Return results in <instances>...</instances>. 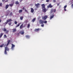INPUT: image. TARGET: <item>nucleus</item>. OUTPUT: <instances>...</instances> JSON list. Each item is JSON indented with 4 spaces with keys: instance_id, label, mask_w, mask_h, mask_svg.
<instances>
[{
    "instance_id": "nucleus-32",
    "label": "nucleus",
    "mask_w": 73,
    "mask_h": 73,
    "mask_svg": "<svg viewBox=\"0 0 73 73\" xmlns=\"http://www.w3.org/2000/svg\"><path fill=\"white\" fill-rule=\"evenodd\" d=\"M7 36L6 35H4V38H7Z\"/></svg>"
},
{
    "instance_id": "nucleus-22",
    "label": "nucleus",
    "mask_w": 73,
    "mask_h": 73,
    "mask_svg": "<svg viewBox=\"0 0 73 73\" xmlns=\"http://www.w3.org/2000/svg\"><path fill=\"white\" fill-rule=\"evenodd\" d=\"M23 12V10H19V13H21Z\"/></svg>"
},
{
    "instance_id": "nucleus-29",
    "label": "nucleus",
    "mask_w": 73,
    "mask_h": 73,
    "mask_svg": "<svg viewBox=\"0 0 73 73\" xmlns=\"http://www.w3.org/2000/svg\"><path fill=\"white\" fill-rule=\"evenodd\" d=\"M3 45H4V44H3L2 45H0V47H1V48H2V47H3Z\"/></svg>"
},
{
    "instance_id": "nucleus-16",
    "label": "nucleus",
    "mask_w": 73,
    "mask_h": 73,
    "mask_svg": "<svg viewBox=\"0 0 73 73\" xmlns=\"http://www.w3.org/2000/svg\"><path fill=\"white\" fill-rule=\"evenodd\" d=\"M7 50V51H8L9 50V48H8V47H5V50Z\"/></svg>"
},
{
    "instance_id": "nucleus-17",
    "label": "nucleus",
    "mask_w": 73,
    "mask_h": 73,
    "mask_svg": "<svg viewBox=\"0 0 73 73\" xmlns=\"http://www.w3.org/2000/svg\"><path fill=\"white\" fill-rule=\"evenodd\" d=\"M9 7V5H6L5 6V9H7Z\"/></svg>"
},
{
    "instance_id": "nucleus-7",
    "label": "nucleus",
    "mask_w": 73,
    "mask_h": 73,
    "mask_svg": "<svg viewBox=\"0 0 73 73\" xmlns=\"http://www.w3.org/2000/svg\"><path fill=\"white\" fill-rule=\"evenodd\" d=\"M35 5L37 8H38L40 6V4L38 3L37 4H35Z\"/></svg>"
},
{
    "instance_id": "nucleus-10",
    "label": "nucleus",
    "mask_w": 73,
    "mask_h": 73,
    "mask_svg": "<svg viewBox=\"0 0 73 73\" xmlns=\"http://www.w3.org/2000/svg\"><path fill=\"white\" fill-rule=\"evenodd\" d=\"M12 47H11V49H12V50H13L14 48V47H15V45L13 44H12Z\"/></svg>"
},
{
    "instance_id": "nucleus-27",
    "label": "nucleus",
    "mask_w": 73,
    "mask_h": 73,
    "mask_svg": "<svg viewBox=\"0 0 73 73\" xmlns=\"http://www.w3.org/2000/svg\"><path fill=\"white\" fill-rule=\"evenodd\" d=\"M9 5L10 7H12L13 5V4H9Z\"/></svg>"
},
{
    "instance_id": "nucleus-40",
    "label": "nucleus",
    "mask_w": 73,
    "mask_h": 73,
    "mask_svg": "<svg viewBox=\"0 0 73 73\" xmlns=\"http://www.w3.org/2000/svg\"><path fill=\"white\" fill-rule=\"evenodd\" d=\"M25 12H28V11H27V10H26V9H25Z\"/></svg>"
},
{
    "instance_id": "nucleus-39",
    "label": "nucleus",
    "mask_w": 73,
    "mask_h": 73,
    "mask_svg": "<svg viewBox=\"0 0 73 73\" xmlns=\"http://www.w3.org/2000/svg\"><path fill=\"white\" fill-rule=\"evenodd\" d=\"M46 2H49V0H46Z\"/></svg>"
},
{
    "instance_id": "nucleus-41",
    "label": "nucleus",
    "mask_w": 73,
    "mask_h": 73,
    "mask_svg": "<svg viewBox=\"0 0 73 73\" xmlns=\"http://www.w3.org/2000/svg\"><path fill=\"white\" fill-rule=\"evenodd\" d=\"M53 2H54V3H55V2H56V0H53Z\"/></svg>"
},
{
    "instance_id": "nucleus-6",
    "label": "nucleus",
    "mask_w": 73,
    "mask_h": 73,
    "mask_svg": "<svg viewBox=\"0 0 73 73\" xmlns=\"http://www.w3.org/2000/svg\"><path fill=\"white\" fill-rule=\"evenodd\" d=\"M10 13V11L9 10H8L6 11V16H8V15H9V13Z\"/></svg>"
},
{
    "instance_id": "nucleus-21",
    "label": "nucleus",
    "mask_w": 73,
    "mask_h": 73,
    "mask_svg": "<svg viewBox=\"0 0 73 73\" xmlns=\"http://www.w3.org/2000/svg\"><path fill=\"white\" fill-rule=\"evenodd\" d=\"M3 31H4V32H5V31H7V29L5 28H4L3 29Z\"/></svg>"
},
{
    "instance_id": "nucleus-50",
    "label": "nucleus",
    "mask_w": 73,
    "mask_h": 73,
    "mask_svg": "<svg viewBox=\"0 0 73 73\" xmlns=\"http://www.w3.org/2000/svg\"><path fill=\"white\" fill-rule=\"evenodd\" d=\"M1 20H0V23L1 22Z\"/></svg>"
},
{
    "instance_id": "nucleus-20",
    "label": "nucleus",
    "mask_w": 73,
    "mask_h": 73,
    "mask_svg": "<svg viewBox=\"0 0 73 73\" xmlns=\"http://www.w3.org/2000/svg\"><path fill=\"white\" fill-rule=\"evenodd\" d=\"M23 17L22 16V17H20V19L21 20H23Z\"/></svg>"
},
{
    "instance_id": "nucleus-37",
    "label": "nucleus",
    "mask_w": 73,
    "mask_h": 73,
    "mask_svg": "<svg viewBox=\"0 0 73 73\" xmlns=\"http://www.w3.org/2000/svg\"><path fill=\"white\" fill-rule=\"evenodd\" d=\"M6 33H8V30H6Z\"/></svg>"
},
{
    "instance_id": "nucleus-24",
    "label": "nucleus",
    "mask_w": 73,
    "mask_h": 73,
    "mask_svg": "<svg viewBox=\"0 0 73 73\" xmlns=\"http://www.w3.org/2000/svg\"><path fill=\"white\" fill-rule=\"evenodd\" d=\"M26 37L27 38H29L30 37V36L29 35H26Z\"/></svg>"
},
{
    "instance_id": "nucleus-44",
    "label": "nucleus",
    "mask_w": 73,
    "mask_h": 73,
    "mask_svg": "<svg viewBox=\"0 0 73 73\" xmlns=\"http://www.w3.org/2000/svg\"><path fill=\"white\" fill-rule=\"evenodd\" d=\"M23 10H24V9H25V7H23Z\"/></svg>"
},
{
    "instance_id": "nucleus-8",
    "label": "nucleus",
    "mask_w": 73,
    "mask_h": 73,
    "mask_svg": "<svg viewBox=\"0 0 73 73\" xmlns=\"http://www.w3.org/2000/svg\"><path fill=\"white\" fill-rule=\"evenodd\" d=\"M47 7L48 8H52V7H53V6L51 5V4H50L49 5L47 6Z\"/></svg>"
},
{
    "instance_id": "nucleus-31",
    "label": "nucleus",
    "mask_w": 73,
    "mask_h": 73,
    "mask_svg": "<svg viewBox=\"0 0 73 73\" xmlns=\"http://www.w3.org/2000/svg\"><path fill=\"white\" fill-rule=\"evenodd\" d=\"M30 27V24H29L28 25L27 27L28 28H29Z\"/></svg>"
},
{
    "instance_id": "nucleus-1",
    "label": "nucleus",
    "mask_w": 73,
    "mask_h": 73,
    "mask_svg": "<svg viewBox=\"0 0 73 73\" xmlns=\"http://www.w3.org/2000/svg\"><path fill=\"white\" fill-rule=\"evenodd\" d=\"M41 5L42 7V11L44 12H46V11H47V10L45 8V4H42Z\"/></svg>"
},
{
    "instance_id": "nucleus-45",
    "label": "nucleus",
    "mask_w": 73,
    "mask_h": 73,
    "mask_svg": "<svg viewBox=\"0 0 73 73\" xmlns=\"http://www.w3.org/2000/svg\"><path fill=\"white\" fill-rule=\"evenodd\" d=\"M57 6H58V5H60V3H58L57 4Z\"/></svg>"
},
{
    "instance_id": "nucleus-34",
    "label": "nucleus",
    "mask_w": 73,
    "mask_h": 73,
    "mask_svg": "<svg viewBox=\"0 0 73 73\" xmlns=\"http://www.w3.org/2000/svg\"><path fill=\"white\" fill-rule=\"evenodd\" d=\"M12 13L11 12L9 14V15L10 16H12Z\"/></svg>"
},
{
    "instance_id": "nucleus-46",
    "label": "nucleus",
    "mask_w": 73,
    "mask_h": 73,
    "mask_svg": "<svg viewBox=\"0 0 73 73\" xmlns=\"http://www.w3.org/2000/svg\"><path fill=\"white\" fill-rule=\"evenodd\" d=\"M5 1V0H2V1L3 2H4V1Z\"/></svg>"
},
{
    "instance_id": "nucleus-28",
    "label": "nucleus",
    "mask_w": 73,
    "mask_h": 73,
    "mask_svg": "<svg viewBox=\"0 0 73 73\" xmlns=\"http://www.w3.org/2000/svg\"><path fill=\"white\" fill-rule=\"evenodd\" d=\"M20 24H21V23H19V24L16 26V27H19V26H20Z\"/></svg>"
},
{
    "instance_id": "nucleus-49",
    "label": "nucleus",
    "mask_w": 73,
    "mask_h": 73,
    "mask_svg": "<svg viewBox=\"0 0 73 73\" xmlns=\"http://www.w3.org/2000/svg\"><path fill=\"white\" fill-rule=\"evenodd\" d=\"M71 6H72V7H73V4Z\"/></svg>"
},
{
    "instance_id": "nucleus-25",
    "label": "nucleus",
    "mask_w": 73,
    "mask_h": 73,
    "mask_svg": "<svg viewBox=\"0 0 73 73\" xmlns=\"http://www.w3.org/2000/svg\"><path fill=\"white\" fill-rule=\"evenodd\" d=\"M35 20H36V18H34L32 20V21L33 22H35Z\"/></svg>"
},
{
    "instance_id": "nucleus-52",
    "label": "nucleus",
    "mask_w": 73,
    "mask_h": 73,
    "mask_svg": "<svg viewBox=\"0 0 73 73\" xmlns=\"http://www.w3.org/2000/svg\"><path fill=\"white\" fill-rule=\"evenodd\" d=\"M72 1H73V0H72Z\"/></svg>"
},
{
    "instance_id": "nucleus-2",
    "label": "nucleus",
    "mask_w": 73,
    "mask_h": 73,
    "mask_svg": "<svg viewBox=\"0 0 73 73\" xmlns=\"http://www.w3.org/2000/svg\"><path fill=\"white\" fill-rule=\"evenodd\" d=\"M12 21V20L11 19H8L7 20L6 22L4 23V24H7V23H8L9 22H11V21Z\"/></svg>"
},
{
    "instance_id": "nucleus-9",
    "label": "nucleus",
    "mask_w": 73,
    "mask_h": 73,
    "mask_svg": "<svg viewBox=\"0 0 73 73\" xmlns=\"http://www.w3.org/2000/svg\"><path fill=\"white\" fill-rule=\"evenodd\" d=\"M54 14L53 13V14L52 15V16H50V20H52V19H53V17H54Z\"/></svg>"
},
{
    "instance_id": "nucleus-23",
    "label": "nucleus",
    "mask_w": 73,
    "mask_h": 73,
    "mask_svg": "<svg viewBox=\"0 0 73 73\" xmlns=\"http://www.w3.org/2000/svg\"><path fill=\"white\" fill-rule=\"evenodd\" d=\"M15 4L17 5V4H19V3L18 2V1H17L15 2Z\"/></svg>"
},
{
    "instance_id": "nucleus-38",
    "label": "nucleus",
    "mask_w": 73,
    "mask_h": 73,
    "mask_svg": "<svg viewBox=\"0 0 73 73\" xmlns=\"http://www.w3.org/2000/svg\"><path fill=\"white\" fill-rule=\"evenodd\" d=\"M44 24H43L41 25V26L42 27H44Z\"/></svg>"
},
{
    "instance_id": "nucleus-11",
    "label": "nucleus",
    "mask_w": 73,
    "mask_h": 73,
    "mask_svg": "<svg viewBox=\"0 0 73 73\" xmlns=\"http://www.w3.org/2000/svg\"><path fill=\"white\" fill-rule=\"evenodd\" d=\"M34 10L33 9V8H31V13H33L34 12Z\"/></svg>"
},
{
    "instance_id": "nucleus-18",
    "label": "nucleus",
    "mask_w": 73,
    "mask_h": 73,
    "mask_svg": "<svg viewBox=\"0 0 73 73\" xmlns=\"http://www.w3.org/2000/svg\"><path fill=\"white\" fill-rule=\"evenodd\" d=\"M12 31L13 32H16V29H12Z\"/></svg>"
},
{
    "instance_id": "nucleus-48",
    "label": "nucleus",
    "mask_w": 73,
    "mask_h": 73,
    "mask_svg": "<svg viewBox=\"0 0 73 73\" xmlns=\"http://www.w3.org/2000/svg\"><path fill=\"white\" fill-rule=\"evenodd\" d=\"M64 10L65 11H66V9H64Z\"/></svg>"
},
{
    "instance_id": "nucleus-4",
    "label": "nucleus",
    "mask_w": 73,
    "mask_h": 73,
    "mask_svg": "<svg viewBox=\"0 0 73 73\" xmlns=\"http://www.w3.org/2000/svg\"><path fill=\"white\" fill-rule=\"evenodd\" d=\"M47 18H48V16L46 15L44 17H42V19H43L44 20H46Z\"/></svg>"
},
{
    "instance_id": "nucleus-42",
    "label": "nucleus",
    "mask_w": 73,
    "mask_h": 73,
    "mask_svg": "<svg viewBox=\"0 0 73 73\" xmlns=\"http://www.w3.org/2000/svg\"><path fill=\"white\" fill-rule=\"evenodd\" d=\"M20 34V33H17V36H19V35Z\"/></svg>"
},
{
    "instance_id": "nucleus-13",
    "label": "nucleus",
    "mask_w": 73,
    "mask_h": 73,
    "mask_svg": "<svg viewBox=\"0 0 73 73\" xmlns=\"http://www.w3.org/2000/svg\"><path fill=\"white\" fill-rule=\"evenodd\" d=\"M23 28V24H22L20 27V29H22Z\"/></svg>"
},
{
    "instance_id": "nucleus-51",
    "label": "nucleus",
    "mask_w": 73,
    "mask_h": 73,
    "mask_svg": "<svg viewBox=\"0 0 73 73\" xmlns=\"http://www.w3.org/2000/svg\"><path fill=\"white\" fill-rule=\"evenodd\" d=\"M42 1H43V0H42Z\"/></svg>"
},
{
    "instance_id": "nucleus-14",
    "label": "nucleus",
    "mask_w": 73,
    "mask_h": 73,
    "mask_svg": "<svg viewBox=\"0 0 73 73\" xmlns=\"http://www.w3.org/2000/svg\"><path fill=\"white\" fill-rule=\"evenodd\" d=\"M20 33L21 34V35H23L24 34V31H21L20 32Z\"/></svg>"
},
{
    "instance_id": "nucleus-3",
    "label": "nucleus",
    "mask_w": 73,
    "mask_h": 73,
    "mask_svg": "<svg viewBox=\"0 0 73 73\" xmlns=\"http://www.w3.org/2000/svg\"><path fill=\"white\" fill-rule=\"evenodd\" d=\"M56 9H52L51 10V11H50V13H53V12H56Z\"/></svg>"
},
{
    "instance_id": "nucleus-30",
    "label": "nucleus",
    "mask_w": 73,
    "mask_h": 73,
    "mask_svg": "<svg viewBox=\"0 0 73 73\" xmlns=\"http://www.w3.org/2000/svg\"><path fill=\"white\" fill-rule=\"evenodd\" d=\"M44 24H46V23H47V21H44Z\"/></svg>"
},
{
    "instance_id": "nucleus-15",
    "label": "nucleus",
    "mask_w": 73,
    "mask_h": 73,
    "mask_svg": "<svg viewBox=\"0 0 73 73\" xmlns=\"http://www.w3.org/2000/svg\"><path fill=\"white\" fill-rule=\"evenodd\" d=\"M10 41H11V40H8L7 41V46H8V45H9V43L10 42Z\"/></svg>"
},
{
    "instance_id": "nucleus-5",
    "label": "nucleus",
    "mask_w": 73,
    "mask_h": 73,
    "mask_svg": "<svg viewBox=\"0 0 73 73\" xmlns=\"http://www.w3.org/2000/svg\"><path fill=\"white\" fill-rule=\"evenodd\" d=\"M44 21H42V20H39V23L40 24H42L44 23Z\"/></svg>"
},
{
    "instance_id": "nucleus-36",
    "label": "nucleus",
    "mask_w": 73,
    "mask_h": 73,
    "mask_svg": "<svg viewBox=\"0 0 73 73\" xmlns=\"http://www.w3.org/2000/svg\"><path fill=\"white\" fill-rule=\"evenodd\" d=\"M17 21H15V24H17Z\"/></svg>"
},
{
    "instance_id": "nucleus-35",
    "label": "nucleus",
    "mask_w": 73,
    "mask_h": 73,
    "mask_svg": "<svg viewBox=\"0 0 73 73\" xmlns=\"http://www.w3.org/2000/svg\"><path fill=\"white\" fill-rule=\"evenodd\" d=\"M8 24H9V25H11V24H12V23L10 22Z\"/></svg>"
},
{
    "instance_id": "nucleus-33",
    "label": "nucleus",
    "mask_w": 73,
    "mask_h": 73,
    "mask_svg": "<svg viewBox=\"0 0 73 73\" xmlns=\"http://www.w3.org/2000/svg\"><path fill=\"white\" fill-rule=\"evenodd\" d=\"M66 7H67V5H65L64 7V9H65V8H66Z\"/></svg>"
},
{
    "instance_id": "nucleus-26",
    "label": "nucleus",
    "mask_w": 73,
    "mask_h": 73,
    "mask_svg": "<svg viewBox=\"0 0 73 73\" xmlns=\"http://www.w3.org/2000/svg\"><path fill=\"white\" fill-rule=\"evenodd\" d=\"M4 54H7V50H5Z\"/></svg>"
},
{
    "instance_id": "nucleus-43",
    "label": "nucleus",
    "mask_w": 73,
    "mask_h": 73,
    "mask_svg": "<svg viewBox=\"0 0 73 73\" xmlns=\"http://www.w3.org/2000/svg\"><path fill=\"white\" fill-rule=\"evenodd\" d=\"M0 6H2V3H0Z\"/></svg>"
},
{
    "instance_id": "nucleus-47",
    "label": "nucleus",
    "mask_w": 73,
    "mask_h": 73,
    "mask_svg": "<svg viewBox=\"0 0 73 73\" xmlns=\"http://www.w3.org/2000/svg\"><path fill=\"white\" fill-rule=\"evenodd\" d=\"M8 0H7L6 1H5V3H6V2H8Z\"/></svg>"
},
{
    "instance_id": "nucleus-12",
    "label": "nucleus",
    "mask_w": 73,
    "mask_h": 73,
    "mask_svg": "<svg viewBox=\"0 0 73 73\" xmlns=\"http://www.w3.org/2000/svg\"><path fill=\"white\" fill-rule=\"evenodd\" d=\"M40 31V29H35V32H38Z\"/></svg>"
},
{
    "instance_id": "nucleus-19",
    "label": "nucleus",
    "mask_w": 73,
    "mask_h": 73,
    "mask_svg": "<svg viewBox=\"0 0 73 73\" xmlns=\"http://www.w3.org/2000/svg\"><path fill=\"white\" fill-rule=\"evenodd\" d=\"M3 33L0 34V38H1L2 36H3Z\"/></svg>"
}]
</instances>
